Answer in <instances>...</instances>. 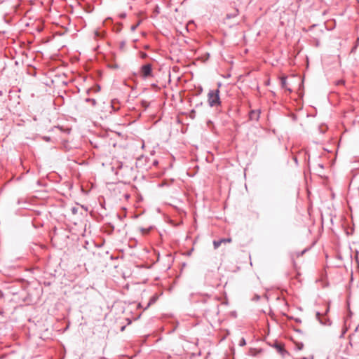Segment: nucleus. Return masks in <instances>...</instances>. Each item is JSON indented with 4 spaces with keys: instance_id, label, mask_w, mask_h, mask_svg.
Masks as SVG:
<instances>
[{
    "instance_id": "nucleus-2",
    "label": "nucleus",
    "mask_w": 359,
    "mask_h": 359,
    "mask_svg": "<svg viewBox=\"0 0 359 359\" xmlns=\"http://www.w3.org/2000/svg\"><path fill=\"white\" fill-rule=\"evenodd\" d=\"M140 72L143 78H147L152 74V66L151 64H147L142 66Z\"/></svg>"
},
{
    "instance_id": "nucleus-17",
    "label": "nucleus",
    "mask_w": 359,
    "mask_h": 359,
    "mask_svg": "<svg viewBox=\"0 0 359 359\" xmlns=\"http://www.w3.org/2000/svg\"><path fill=\"white\" fill-rule=\"evenodd\" d=\"M3 95L2 90H0V95Z\"/></svg>"
},
{
    "instance_id": "nucleus-8",
    "label": "nucleus",
    "mask_w": 359,
    "mask_h": 359,
    "mask_svg": "<svg viewBox=\"0 0 359 359\" xmlns=\"http://www.w3.org/2000/svg\"><path fill=\"white\" fill-rule=\"evenodd\" d=\"M281 86L284 88H286L287 86V79L285 77H282L280 79Z\"/></svg>"
},
{
    "instance_id": "nucleus-18",
    "label": "nucleus",
    "mask_w": 359,
    "mask_h": 359,
    "mask_svg": "<svg viewBox=\"0 0 359 359\" xmlns=\"http://www.w3.org/2000/svg\"><path fill=\"white\" fill-rule=\"evenodd\" d=\"M124 328H125V327H124V326H123V327H121V331H123V330H124Z\"/></svg>"
},
{
    "instance_id": "nucleus-9",
    "label": "nucleus",
    "mask_w": 359,
    "mask_h": 359,
    "mask_svg": "<svg viewBox=\"0 0 359 359\" xmlns=\"http://www.w3.org/2000/svg\"><path fill=\"white\" fill-rule=\"evenodd\" d=\"M86 102H90L93 106H95L97 103V102L95 99H91V98H87Z\"/></svg>"
},
{
    "instance_id": "nucleus-14",
    "label": "nucleus",
    "mask_w": 359,
    "mask_h": 359,
    "mask_svg": "<svg viewBox=\"0 0 359 359\" xmlns=\"http://www.w3.org/2000/svg\"><path fill=\"white\" fill-rule=\"evenodd\" d=\"M279 351H284V349L282 347L279 346Z\"/></svg>"
},
{
    "instance_id": "nucleus-16",
    "label": "nucleus",
    "mask_w": 359,
    "mask_h": 359,
    "mask_svg": "<svg viewBox=\"0 0 359 359\" xmlns=\"http://www.w3.org/2000/svg\"><path fill=\"white\" fill-rule=\"evenodd\" d=\"M138 308H142V306L140 303L138 304Z\"/></svg>"
},
{
    "instance_id": "nucleus-5",
    "label": "nucleus",
    "mask_w": 359,
    "mask_h": 359,
    "mask_svg": "<svg viewBox=\"0 0 359 359\" xmlns=\"http://www.w3.org/2000/svg\"><path fill=\"white\" fill-rule=\"evenodd\" d=\"M118 103V102L116 100H113L111 102L110 104V108L112 109V111H117L119 109V107H115V104Z\"/></svg>"
},
{
    "instance_id": "nucleus-15",
    "label": "nucleus",
    "mask_w": 359,
    "mask_h": 359,
    "mask_svg": "<svg viewBox=\"0 0 359 359\" xmlns=\"http://www.w3.org/2000/svg\"><path fill=\"white\" fill-rule=\"evenodd\" d=\"M146 56H147L146 53H143L142 55V57H145Z\"/></svg>"
},
{
    "instance_id": "nucleus-11",
    "label": "nucleus",
    "mask_w": 359,
    "mask_h": 359,
    "mask_svg": "<svg viewBox=\"0 0 359 359\" xmlns=\"http://www.w3.org/2000/svg\"><path fill=\"white\" fill-rule=\"evenodd\" d=\"M246 344V342H245V340L244 338H242L241 340H240V342H239V345L240 346H245Z\"/></svg>"
},
{
    "instance_id": "nucleus-7",
    "label": "nucleus",
    "mask_w": 359,
    "mask_h": 359,
    "mask_svg": "<svg viewBox=\"0 0 359 359\" xmlns=\"http://www.w3.org/2000/svg\"><path fill=\"white\" fill-rule=\"evenodd\" d=\"M156 296H153L149 302L147 303V306L144 308V310L147 309L151 304H153L156 300Z\"/></svg>"
},
{
    "instance_id": "nucleus-10",
    "label": "nucleus",
    "mask_w": 359,
    "mask_h": 359,
    "mask_svg": "<svg viewBox=\"0 0 359 359\" xmlns=\"http://www.w3.org/2000/svg\"><path fill=\"white\" fill-rule=\"evenodd\" d=\"M78 210H79V208L77 207H72L71 208V212H72L73 215L77 214Z\"/></svg>"
},
{
    "instance_id": "nucleus-6",
    "label": "nucleus",
    "mask_w": 359,
    "mask_h": 359,
    "mask_svg": "<svg viewBox=\"0 0 359 359\" xmlns=\"http://www.w3.org/2000/svg\"><path fill=\"white\" fill-rule=\"evenodd\" d=\"M156 296H153L149 302L147 303V306L144 308V310L147 309L151 304H153L156 300Z\"/></svg>"
},
{
    "instance_id": "nucleus-12",
    "label": "nucleus",
    "mask_w": 359,
    "mask_h": 359,
    "mask_svg": "<svg viewBox=\"0 0 359 359\" xmlns=\"http://www.w3.org/2000/svg\"><path fill=\"white\" fill-rule=\"evenodd\" d=\"M344 80H339L337 83V85H339V84H344Z\"/></svg>"
},
{
    "instance_id": "nucleus-1",
    "label": "nucleus",
    "mask_w": 359,
    "mask_h": 359,
    "mask_svg": "<svg viewBox=\"0 0 359 359\" xmlns=\"http://www.w3.org/2000/svg\"><path fill=\"white\" fill-rule=\"evenodd\" d=\"M208 102L211 107H218L221 104L219 90H210L208 93Z\"/></svg>"
},
{
    "instance_id": "nucleus-4",
    "label": "nucleus",
    "mask_w": 359,
    "mask_h": 359,
    "mask_svg": "<svg viewBox=\"0 0 359 359\" xmlns=\"http://www.w3.org/2000/svg\"><path fill=\"white\" fill-rule=\"evenodd\" d=\"M249 117L250 120L257 121L259 117V112L257 111H251Z\"/></svg>"
},
{
    "instance_id": "nucleus-13",
    "label": "nucleus",
    "mask_w": 359,
    "mask_h": 359,
    "mask_svg": "<svg viewBox=\"0 0 359 359\" xmlns=\"http://www.w3.org/2000/svg\"><path fill=\"white\" fill-rule=\"evenodd\" d=\"M153 164H154V165H157V164H158V161H154L153 162Z\"/></svg>"
},
{
    "instance_id": "nucleus-3",
    "label": "nucleus",
    "mask_w": 359,
    "mask_h": 359,
    "mask_svg": "<svg viewBox=\"0 0 359 359\" xmlns=\"http://www.w3.org/2000/svg\"><path fill=\"white\" fill-rule=\"evenodd\" d=\"M231 241H232V240L231 238H222V239H219L217 241L215 240L213 241L214 248L217 249L222 243H231Z\"/></svg>"
}]
</instances>
